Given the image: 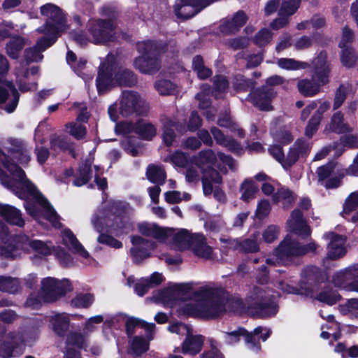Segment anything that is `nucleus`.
Listing matches in <instances>:
<instances>
[{
	"label": "nucleus",
	"instance_id": "0eeeda50",
	"mask_svg": "<svg viewBox=\"0 0 358 358\" xmlns=\"http://www.w3.org/2000/svg\"><path fill=\"white\" fill-rule=\"evenodd\" d=\"M41 13L47 17L43 27L37 29L41 34L59 33L66 28V18L62 10L52 3H47L41 7Z\"/></svg>",
	"mask_w": 358,
	"mask_h": 358
},
{
	"label": "nucleus",
	"instance_id": "5fc2aeb1",
	"mask_svg": "<svg viewBox=\"0 0 358 358\" xmlns=\"http://www.w3.org/2000/svg\"><path fill=\"white\" fill-rule=\"evenodd\" d=\"M149 348L148 342L141 337H135L131 343V352L136 357H139L145 352Z\"/></svg>",
	"mask_w": 358,
	"mask_h": 358
},
{
	"label": "nucleus",
	"instance_id": "680f3d73",
	"mask_svg": "<svg viewBox=\"0 0 358 358\" xmlns=\"http://www.w3.org/2000/svg\"><path fill=\"white\" fill-rule=\"evenodd\" d=\"M201 172L203 174L201 178L203 179V180L215 184L222 183V178L216 169L209 166L206 169H202Z\"/></svg>",
	"mask_w": 358,
	"mask_h": 358
},
{
	"label": "nucleus",
	"instance_id": "393cba45",
	"mask_svg": "<svg viewBox=\"0 0 358 358\" xmlns=\"http://www.w3.org/2000/svg\"><path fill=\"white\" fill-rule=\"evenodd\" d=\"M0 215L10 224L20 227L24 225L25 222L20 210L13 206L0 203Z\"/></svg>",
	"mask_w": 358,
	"mask_h": 358
},
{
	"label": "nucleus",
	"instance_id": "6e6d98bb",
	"mask_svg": "<svg viewBox=\"0 0 358 358\" xmlns=\"http://www.w3.org/2000/svg\"><path fill=\"white\" fill-rule=\"evenodd\" d=\"M273 138L282 144H287L294 140L290 129L287 127H283L272 133Z\"/></svg>",
	"mask_w": 358,
	"mask_h": 358
},
{
	"label": "nucleus",
	"instance_id": "c03bdc74",
	"mask_svg": "<svg viewBox=\"0 0 358 358\" xmlns=\"http://www.w3.org/2000/svg\"><path fill=\"white\" fill-rule=\"evenodd\" d=\"M52 330L59 336H63L69 329V319L64 315H55L51 319Z\"/></svg>",
	"mask_w": 358,
	"mask_h": 358
},
{
	"label": "nucleus",
	"instance_id": "423d86ee",
	"mask_svg": "<svg viewBox=\"0 0 358 358\" xmlns=\"http://www.w3.org/2000/svg\"><path fill=\"white\" fill-rule=\"evenodd\" d=\"M73 290V287L68 279L58 280L48 277L42 280L39 292L40 296L46 302H54L66 293Z\"/></svg>",
	"mask_w": 358,
	"mask_h": 358
},
{
	"label": "nucleus",
	"instance_id": "9d476101",
	"mask_svg": "<svg viewBox=\"0 0 358 358\" xmlns=\"http://www.w3.org/2000/svg\"><path fill=\"white\" fill-rule=\"evenodd\" d=\"M115 25L111 20H92L89 24V32L94 43H103L113 37Z\"/></svg>",
	"mask_w": 358,
	"mask_h": 358
},
{
	"label": "nucleus",
	"instance_id": "f03ea898",
	"mask_svg": "<svg viewBox=\"0 0 358 358\" xmlns=\"http://www.w3.org/2000/svg\"><path fill=\"white\" fill-rule=\"evenodd\" d=\"M0 161L3 163L8 171L12 176L9 180H2V184L10 189L17 196L25 201L24 208L31 216L36 215L35 205L29 202L35 200L43 209L46 218L55 227H59L60 223L57 213L48 200L40 193L36 186L27 178L24 171L15 164L6 162V155L0 150Z\"/></svg>",
	"mask_w": 358,
	"mask_h": 358
},
{
	"label": "nucleus",
	"instance_id": "72a5a7b5",
	"mask_svg": "<svg viewBox=\"0 0 358 358\" xmlns=\"http://www.w3.org/2000/svg\"><path fill=\"white\" fill-rule=\"evenodd\" d=\"M131 242L133 246L130 249L131 255L133 258L134 262L140 264L144 259L150 257V252L147 250H142L139 248V245L143 242L141 241V237L138 236H132L131 237Z\"/></svg>",
	"mask_w": 358,
	"mask_h": 358
},
{
	"label": "nucleus",
	"instance_id": "4c0bfd02",
	"mask_svg": "<svg viewBox=\"0 0 358 358\" xmlns=\"http://www.w3.org/2000/svg\"><path fill=\"white\" fill-rule=\"evenodd\" d=\"M136 134L144 140H151L157 134L156 127L143 120L136 122Z\"/></svg>",
	"mask_w": 358,
	"mask_h": 358
},
{
	"label": "nucleus",
	"instance_id": "cd10ccee",
	"mask_svg": "<svg viewBox=\"0 0 358 358\" xmlns=\"http://www.w3.org/2000/svg\"><path fill=\"white\" fill-rule=\"evenodd\" d=\"M210 131L217 144L226 147L229 150L234 152H238L242 150L240 143L236 140L226 136L222 131L217 127H212Z\"/></svg>",
	"mask_w": 358,
	"mask_h": 358
},
{
	"label": "nucleus",
	"instance_id": "b1692460",
	"mask_svg": "<svg viewBox=\"0 0 358 358\" xmlns=\"http://www.w3.org/2000/svg\"><path fill=\"white\" fill-rule=\"evenodd\" d=\"M9 91L12 93V98L9 103L2 108L8 113H11L15 110L18 103L19 94L11 83L0 85V105L4 103L8 99Z\"/></svg>",
	"mask_w": 358,
	"mask_h": 358
},
{
	"label": "nucleus",
	"instance_id": "c85d7f7f",
	"mask_svg": "<svg viewBox=\"0 0 358 358\" xmlns=\"http://www.w3.org/2000/svg\"><path fill=\"white\" fill-rule=\"evenodd\" d=\"M203 338L201 336H193L191 331L187 335L182 343V351L184 354L196 355L199 353L203 346Z\"/></svg>",
	"mask_w": 358,
	"mask_h": 358
},
{
	"label": "nucleus",
	"instance_id": "f257e3e1",
	"mask_svg": "<svg viewBox=\"0 0 358 358\" xmlns=\"http://www.w3.org/2000/svg\"><path fill=\"white\" fill-rule=\"evenodd\" d=\"M191 283L176 284L160 292L164 303L182 313H222L240 312L243 303L241 300L228 299L217 290L201 287L191 292Z\"/></svg>",
	"mask_w": 358,
	"mask_h": 358
},
{
	"label": "nucleus",
	"instance_id": "9b49d317",
	"mask_svg": "<svg viewBox=\"0 0 358 358\" xmlns=\"http://www.w3.org/2000/svg\"><path fill=\"white\" fill-rule=\"evenodd\" d=\"M12 247H14L13 252L15 255L14 257H11L12 259L19 255L17 252L19 250L29 251L31 248L34 251L43 255H47L50 253V248L44 242L38 240L31 241L26 236H18L10 240L9 242V248H12Z\"/></svg>",
	"mask_w": 358,
	"mask_h": 358
},
{
	"label": "nucleus",
	"instance_id": "1a4fd4ad",
	"mask_svg": "<svg viewBox=\"0 0 358 358\" xmlns=\"http://www.w3.org/2000/svg\"><path fill=\"white\" fill-rule=\"evenodd\" d=\"M115 57L113 55H108L106 61L101 64L96 80V85L99 94L105 93L115 84Z\"/></svg>",
	"mask_w": 358,
	"mask_h": 358
},
{
	"label": "nucleus",
	"instance_id": "4d7b16f0",
	"mask_svg": "<svg viewBox=\"0 0 358 358\" xmlns=\"http://www.w3.org/2000/svg\"><path fill=\"white\" fill-rule=\"evenodd\" d=\"M342 49L341 58L342 64L348 68L354 66L357 61V57L354 50L350 47H346Z\"/></svg>",
	"mask_w": 358,
	"mask_h": 358
},
{
	"label": "nucleus",
	"instance_id": "58836bf2",
	"mask_svg": "<svg viewBox=\"0 0 358 358\" xmlns=\"http://www.w3.org/2000/svg\"><path fill=\"white\" fill-rule=\"evenodd\" d=\"M50 143L52 150H56L59 149L64 151H69L73 157H76L74 145L68 141L67 138L57 134H52L50 136Z\"/></svg>",
	"mask_w": 358,
	"mask_h": 358
},
{
	"label": "nucleus",
	"instance_id": "052dcab7",
	"mask_svg": "<svg viewBox=\"0 0 358 358\" xmlns=\"http://www.w3.org/2000/svg\"><path fill=\"white\" fill-rule=\"evenodd\" d=\"M171 127L178 129V125L173 121L169 120L164 127L163 141L167 146H171L175 140L176 134Z\"/></svg>",
	"mask_w": 358,
	"mask_h": 358
},
{
	"label": "nucleus",
	"instance_id": "09e8293b",
	"mask_svg": "<svg viewBox=\"0 0 358 358\" xmlns=\"http://www.w3.org/2000/svg\"><path fill=\"white\" fill-rule=\"evenodd\" d=\"M350 88L351 85L346 83L341 84L340 86L336 89L334 99V110H336L340 108L345 102Z\"/></svg>",
	"mask_w": 358,
	"mask_h": 358
},
{
	"label": "nucleus",
	"instance_id": "79ce46f5",
	"mask_svg": "<svg viewBox=\"0 0 358 358\" xmlns=\"http://www.w3.org/2000/svg\"><path fill=\"white\" fill-rule=\"evenodd\" d=\"M146 176L150 182L162 185L165 182L166 174L162 167L150 165L147 169Z\"/></svg>",
	"mask_w": 358,
	"mask_h": 358
},
{
	"label": "nucleus",
	"instance_id": "13d9d810",
	"mask_svg": "<svg viewBox=\"0 0 358 358\" xmlns=\"http://www.w3.org/2000/svg\"><path fill=\"white\" fill-rule=\"evenodd\" d=\"M164 161H170L177 166L185 167L188 162V155L180 150H176L167 157Z\"/></svg>",
	"mask_w": 358,
	"mask_h": 358
},
{
	"label": "nucleus",
	"instance_id": "ddd939ff",
	"mask_svg": "<svg viewBox=\"0 0 358 358\" xmlns=\"http://www.w3.org/2000/svg\"><path fill=\"white\" fill-rule=\"evenodd\" d=\"M282 289L287 293L310 296V297L328 305H333L336 303L341 298L339 294L329 289H325L316 296H313L312 289L307 286L306 284H301L300 289L288 285H286L285 289L284 287H282Z\"/></svg>",
	"mask_w": 358,
	"mask_h": 358
},
{
	"label": "nucleus",
	"instance_id": "5701e85b",
	"mask_svg": "<svg viewBox=\"0 0 358 358\" xmlns=\"http://www.w3.org/2000/svg\"><path fill=\"white\" fill-rule=\"evenodd\" d=\"M313 65L315 70V76L319 81L322 84H327L331 71L327 61V53L325 51L320 52L313 60Z\"/></svg>",
	"mask_w": 358,
	"mask_h": 358
},
{
	"label": "nucleus",
	"instance_id": "6e6552de",
	"mask_svg": "<svg viewBox=\"0 0 358 358\" xmlns=\"http://www.w3.org/2000/svg\"><path fill=\"white\" fill-rule=\"evenodd\" d=\"M149 109V104L136 92L126 90L122 92L120 103V113L122 116L143 115Z\"/></svg>",
	"mask_w": 358,
	"mask_h": 358
},
{
	"label": "nucleus",
	"instance_id": "7c9ffc66",
	"mask_svg": "<svg viewBox=\"0 0 358 358\" xmlns=\"http://www.w3.org/2000/svg\"><path fill=\"white\" fill-rule=\"evenodd\" d=\"M193 234L187 229H180L172 237V246L178 250L189 249L192 245Z\"/></svg>",
	"mask_w": 358,
	"mask_h": 358
},
{
	"label": "nucleus",
	"instance_id": "ea45409f",
	"mask_svg": "<svg viewBox=\"0 0 358 358\" xmlns=\"http://www.w3.org/2000/svg\"><path fill=\"white\" fill-rule=\"evenodd\" d=\"M21 289L19 278L10 276H0V290L10 294H15Z\"/></svg>",
	"mask_w": 358,
	"mask_h": 358
},
{
	"label": "nucleus",
	"instance_id": "37998d69",
	"mask_svg": "<svg viewBox=\"0 0 358 358\" xmlns=\"http://www.w3.org/2000/svg\"><path fill=\"white\" fill-rule=\"evenodd\" d=\"M273 199L275 202H282L285 208H288L294 202L296 196L289 189L281 187L273 195Z\"/></svg>",
	"mask_w": 358,
	"mask_h": 358
},
{
	"label": "nucleus",
	"instance_id": "c9c22d12",
	"mask_svg": "<svg viewBox=\"0 0 358 358\" xmlns=\"http://www.w3.org/2000/svg\"><path fill=\"white\" fill-rule=\"evenodd\" d=\"M137 49L141 55L158 57V55L163 50V47L157 41H147L138 43Z\"/></svg>",
	"mask_w": 358,
	"mask_h": 358
},
{
	"label": "nucleus",
	"instance_id": "49530a36",
	"mask_svg": "<svg viewBox=\"0 0 358 358\" xmlns=\"http://www.w3.org/2000/svg\"><path fill=\"white\" fill-rule=\"evenodd\" d=\"M192 69L196 73L199 78L206 79L212 75V71L205 66L203 59L201 55H196L192 60Z\"/></svg>",
	"mask_w": 358,
	"mask_h": 358
},
{
	"label": "nucleus",
	"instance_id": "774afa93",
	"mask_svg": "<svg viewBox=\"0 0 358 358\" xmlns=\"http://www.w3.org/2000/svg\"><path fill=\"white\" fill-rule=\"evenodd\" d=\"M358 208V191L352 192L345 199L343 210L350 213Z\"/></svg>",
	"mask_w": 358,
	"mask_h": 358
},
{
	"label": "nucleus",
	"instance_id": "aec40b11",
	"mask_svg": "<svg viewBox=\"0 0 358 358\" xmlns=\"http://www.w3.org/2000/svg\"><path fill=\"white\" fill-rule=\"evenodd\" d=\"M126 210L127 206L124 203L121 201H113L110 203L106 209L99 211L94 216L103 215L106 219L110 218L115 224H116L117 218H120L121 222H119V224L124 225V228H127L126 218L122 216Z\"/></svg>",
	"mask_w": 358,
	"mask_h": 358
},
{
	"label": "nucleus",
	"instance_id": "8fccbe9b",
	"mask_svg": "<svg viewBox=\"0 0 358 358\" xmlns=\"http://www.w3.org/2000/svg\"><path fill=\"white\" fill-rule=\"evenodd\" d=\"M156 90L163 96L173 95L177 92V86L173 82L162 79L155 83Z\"/></svg>",
	"mask_w": 358,
	"mask_h": 358
},
{
	"label": "nucleus",
	"instance_id": "f704fd0d",
	"mask_svg": "<svg viewBox=\"0 0 358 358\" xmlns=\"http://www.w3.org/2000/svg\"><path fill=\"white\" fill-rule=\"evenodd\" d=\"M92 177L90 163L85 162L81 164L76 174L73 184L75 186L80 187L87 184Z\"/></svg>",
	"mask_w": 358,
	"mask_h": 358
},
{
	"label": "nucleus",
	"instance_id": "4be33fe9",
	"mask_svg": "<svg viewBox=\"0 0 358 358\" xmlns=\"http://www.w3.org/2000/svg\"><path fill=\"white\" fill-rule=\"evenodd\" d=\"M248 17L243 11L237 12L232 17L227 18L220 25V31L225 34H233L238 31L246 23Z\"/></svg>",
	"mask_w": 358,
	"mask_h": 358
},
{
	"label": "nucleus",
	"instance_id": "e2e57ef3",
	"mask_svg": "<svg viewBox=\"0 0 358 358\" xmlns=\"http://www.w3.org/2000/svg\"><path fill=\"white\" fill-rule=\"evenodd\" d=\"M41 50H39L36 45L27 48L24 50V57L27 64L31 62H38L42 60L43 56L41 55Z\"/></svg>",
	"mask_w": 358,
	"mask_h": 358
},
{
	"label": "nucleus",
	"instance_id": "338daca9",
	"mask_svg": "<svg viewBox=\"0 0 358 358\" xmlns=\"http://www.w3.org/2000/svg\"><path fill=\"white\" fill-rule=\"evenodd\" d=\"M44 34L45 36L39 39L36 44V48H38L39 50L42 52L55 42L58 33H48Z\"/></svg>",
	"mask_w": 358,
	"mask_h": 358
},
{
	"label": "nucleus",
	"instance_id": "864d4df0",
	"mask_svg": "<svg viewBox=\"0 0 358 358\" xmlns=\"http://www.w3.org/2000/svg\"><path fill=\"white\" fill-rule=\"evenodd\" d=\"M277 64L280 68L287 70L304 69L308 66V64L306 62L288 58H280L278 60Z\"/></svg>",
	"mask_w": 358,
	"mask_h": 358
},
{
	"label": "nucleus",
	"instance_id": "a878e982",
	"mask_svg": "<svg viewBox=\"0 0 358 358\" xmlns=\"http://www.w3.org/2000/svg\"><path fill=\"white\" fill-rule=\"evenodd\" d=\"M62 234L63 243L70 250L84 258H87L89 256L88 252L70 229H64Z\"/></svg>",
	"mask_w": 358,
	"mask_h": 358
},
{
	"label": "nucleus",
	"instance_id": "473e14b6",
	"mask_svg": "<svg viewBox=\"0 0 358 358\" xmlns=\"http://www.w3.org/2000/svg\"><path fill=\"white\" fill-rule=\"evenodd\" d=\"M139 232L145 236L164 240L167 236L166 231L154 224L142 223L138 226Z\"/></svg>",
	"mask_w": 358,
	"mask_h": 358
},
{
	"label": "nucleus",
	"instance_id": "412c9836",
	"mask_svg": "<svg viewBox=\"0 0 358 358\" xmlns=\"http://www.w3.org/2000/svg\"><path fill=\"white\" fill-rule=\"evenodd\" d=\"M192 241L190 249L196 257L205 259L213 257V248L207 244L206 238L202 234H193Z\"/></svg>",
	"mask_w": 358,
	"mask_h": 358
},
{
	"label": "nucleus",
	"instance_id": "3c124183",
	"mask_svg": "<svg viewBox=\"0 0 358 358\" xmlns=\"http://www.w3.org/2000/svg\"><path fill=\"white\" fill-rule=\"evenodd\" d=\"M300 4L301 0H282L278 15L289 17L297 11Z\"/></svg>",
	"mask_w": 358,
	"mask_h": 358
},
{
	"label": "nucleus",
	"instance_id": "2f4dec72",
	"mask_svg": "<svg viewBox=\"0 0 358 358\" xmlns=\"http://www.w3.org/2000/svg\"><path fill=\"white\" fill-rule=\"evenodd\" d=\"M115 70V83L120 86L133 87L137 83V77L131 70L120 68Z\"/></svg>",
	"mask_w": 358,
	"mask_h": 358
},
{
	"label": "nucleus",
	"instance_id": "4468645a",
	"mask_svg": "<svg viewBox=\"0 0 358 358\" xmlns=\"http://www.w3.org/2000/svg\"><path fill=\"white\" fill-rule=\"evenodd\" d=\"M288 230L301 237L306 238L311 234V229L303 217L302 212L299 209L292 211L290 217L287 221Z\"/></svg>",
	"mask_w": 358,
	"mask_h": 358
},
{
	"label": "nucleus",
	"instance_id": "a18cd8bd",
	"mask_svg": "<svg viewBox=\"0 0 358 358\" xmlns=\"http://www.w3.org/2000/svg\"><path fill=\"white\" fill-rule=\"evenodd\" d=\"M231 247L244 252H255L259 250V246L256 241V236H255L241 242L234 240L231 242Z\"/></svg>",
	"mask_w": 358,
	"mask_h": 358
},
{
	"label": "nucleus",
	"instance_id": "6ab92c4d",
	"mask_svg": "<svg viewBox=\"0 0 358 358\" xmlns=\"http://www.w3.org/2000/svg\"><path fill=\"white\" fill-rule=\"evenodd\" d=\"M134 66L142 73L153 74L159 70L161 62L158 57L140 55L134 59Z\"/></svg>",
	"mask_w": 358,
	"mask_h": 358
},
{
	"label": "nucleus",
	"instance_id": "dca6fc26",
	"mask_svg": "<svg viewBox=\"0 0 358 358\" xmlns=\"http://www.w3.org/2000/svg\"><path fill=\"white\" fill-rule=\"evenodd\" d=\"M23 339L19 334L9 335L8 341L3 342L0 346V353L4 358H10L21 355L23 352Z\"/></svg>",
	"mask_w": 358,
	"mask_h": 358
},
{
	"label": "nucleus",
	"instance_id": "a211bd4d",
	"mask_svg": "<svg viewBox=\"0 0 358 358\" xmlns=\"http://www.w3.org/2000/svg\"><path fill=\"white\" fill-rule=\"evenodd\" d=\"M355 278H358V264H353L334 273L332 282L336 287L348 291L350 283Z\"/></svg>",
	"mask_w": 358,
	"mask_h": 358
},
{
	"label": "nucleus",
	"instance_id": "bf43d9fd",
	"mask_svg": "<svg viewBox=\"0 0 358 358\" xmlns=\"http://www.w3.org/2000/svg\"><path fill=\"white\" fill-rule=\"evenodd\" d=\"M272 37V32L268 29L264 28L257 33L253 41L257 45L262 48L269 43Z\"/></svg>",
	"mask_w": 358,
	"mask_h": 358
},
{
	"label": "nucleus",
	"instance_id": "e433bc0d",
	"mask_svg": "<svg viewBox=\"0 0 358 358\" xmlns=\"http://www.w3.org/2000/svg\"><path fill=\"white\" fill-rule=\"evenodd\" d=\"M25 45L24 39L19 36H15L10 38L9 41L6 43V54L12 59H17L20 52Z\"/></svg>",
	"mask_w": 358,
	"mask_h": 358
},
{
	"label": "nucleus",
	"instance_id": "20e7f679",
	"mask_svg": "<svg viewBox=\"0 0 358 358\" xmlns=\"http://www.w3.org/2000/svg\"><path fill=\"white\" fill-rule=\"evenodd\" d=\"M112 221L110 218L106 219L103 215L93 216L92 219L94 228L100 234L97 241L99 243L118 249L122 247V243L108 234L120 236L127 228H124V225L119 224V222H121L120 218H117L116 224Z\"/></svg>",
	"mask_w": 358,
	"mask_h": 358
},
{
	"label": "nucleus",
	"instance_id": "c756f323",
	"mask_svg": "<svg viewBox=\"0 0 358 358\" xmlns=\"http://www.w3.org/2000/svg\"><path fill=\"white\" fill-rule=\"evenodd\" d=\"M328 126L331 131L337 134H348L352 131V127L345 121L344 115L341 111L333 114Z\"/></svg>",
	"mask_w": 358,
	"mask_h": 358
},
{
	"label": "nucleus",
	"instance_id": "2eb2a0df",
	"mask_svg": "<svg viewBox=\"0 0 358 358\" xmlns=\"http://www.w3.org/2000/svg\"><path fill=\"white\" fill-rule=\"evenodd\" d=\"M324 238L329 240L327 256L331 259H337L343 257L346 250L344 248L345 237L334 232H329L324 235Z\"/></svg>",
	"mask_w": 358,
	"mask_h": 358
},
{
	"label": "nucleus",
	"instance_id": "39448f33",
	"mask_svg": "<svg viewBox=\"0 0 358 358\" xmlns=\"http://www.w3.org/2000/svg\"><path fill=\"white\" fill-rule=\"evenodd\" d=\"M271 331L269 329L258 327L252 332L248 333L243 328H239L236 331L227 333L225 341L228 344L233 345L239 341V336H243L245 338L248 348L253 351L257 352L260 350L261 345L258 336L261 334V338L266 341L270 336Z\"/></svg>",
	"mask_w": 358,
	"mask_h": 358
},
{
	"label": "nucleus",
	"instance_id": "7ed1b4c3",
	"mask_svg": "<svg viewBox=\"0 0 358 358\" xmlns=\"http://www.w3.org/2000/svg\"><path fill=\"white\" fill-rule=\"evenodd\" d=\"M318 245L311 241L308 244H302L297 239L286 236L274 250L275 260L266 259L268 264L291 265L299 258L310 252H315Z\"/></svg>",
	"mask_w": 358,
	"mask_h": 358
},
{
	"label": "nucleus",
	"instance_id": "f8f14e48",
	"mask_svg": "<svg viewBox=\"0 0 358 358\" xmlns=\"http://www.w3.org/2000/svg\"><path fill=\"white\" fill-rule=\"evenodd\" d=\"M276 95L277 93L273 88L262 86L250 92L249 100L260 110L269 111L273 109L271 102Z\"/></svg>",
	"mask_w": 358,
	"mask_h": 358
},
{
	"label": "nucleus",
	"instance_id": "bb28decb",
	"mask_svg": "<svg viewBox=\"0 0 358 358\" xmlns=\"http://www.w3.org/2000/svg\"><path fill=\"white\" fill-rule=\"evenodd\" d=\"M324 85L322 84L318 79L316 81L314 78H305L299 80L297 89L303 96L312 97L320 93L321 87Z\"/></svg>",
	"mask_w": 358,
	"mask_h": 358
},
{
	"label": "nucleus",
	"instance_id": "603ef678",
	"mask_svg": "<svg viewBox=\"0 0 358 358\" xmlns=\"http://www.w3.org/2000/svg\"><path fill=\"white\" fill-rule=\"evenodd\" d=\"M94 300L92 294H79L71 301V306L77 308H87Z\"/></svg>",
	"mask_w": 358,
	"mask_h": 358
},
{
	"label": "nucleus",
	"instance_id": "f3484780",
	"mask_svg": "<svg viewBox=\"0 0 358 358\" xmlns=\"http://www.w3.org/2000/svg\"><path fill=\"white\" fill-rule=\"evenodd\" d=\"M310 143L303 139H298L290 148L286 157V166L292 167L300 158L306 157L310 152Z\"/></svg>",
	"mask_w": 358,
	"mask_h": 358
},
{
	"label": "nucleus",
	"instance_id": "de8ad7c7",
	"mask_svg": "<svg viewBox=\"0 0 358 358\" xmlns=\"http://www.w3.org/2000/svg\"><path fill=\"white\" fill-rule=\"evenodd\" d=\"M240 191L241 192V199L245 202H248L255 198L258 187L252 180L246 179L242 183Z\"/></svg>",
	"mask_w": 358,
	"mask_h": 358
},
{
	"label": "nucleus",
	"instance_id": "69168bd1",
	"mask_svg": "<svg viewBox=\"0 0 358 358\" xmlns=\"http://www.w3.org/2000/svg\"><path fill=\"white\" fill-rule=\"evenodd\" d=\"M271 210L270 202L266 199H262L257 204L255 215L259 220H262L269 215Z\"/></svg>",
	"mask_w": 358,
	"mask_h": 358
},
{
	"label": "nucleus",
	"instance_id": "a19ab883",
	"mask_svg": "<svg viewBox=\"0 0 358 358\" xmlns=\"http://www.w3.org/2000/svg\"><path fill=\"white\" fill-rule=\"evenodd\" d=\"M193 162L196 167L203 169V166L207 164H213L216 161L214 152L210 149L200 151L193 157Z\"/></svg>",
	"mask_w": 358,
	"mask_h": 358
},
{
	"label": "nucleus",
	"instance_id": "0e129e2a",
	"mask_svg": "<svg viewBox=\"0 0 358 358\" xmlns=\"http://www.w3.org/2000/svg\"><path fill=\"white\" fill-rule=\"evenodd\" d=\"M69 134L76 139H83L86 135V128L85 126L75 122H69L66 124Z\"/></svg>",
	"mask_w": 358,
	"mask_h": 358
}]
</instances>
